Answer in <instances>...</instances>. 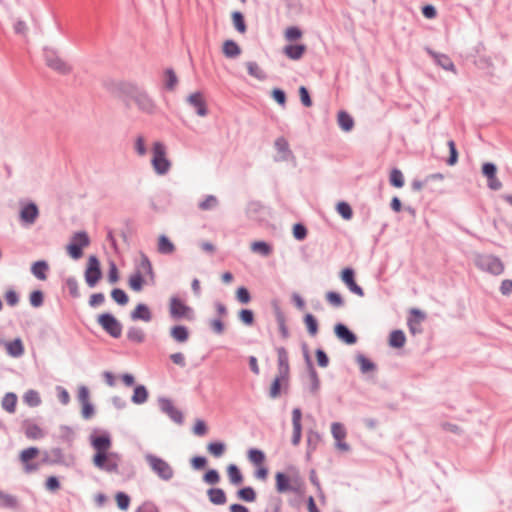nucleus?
Listing matches in <instances>:
<instances>
[{
  "mask_svg": "<svg viewBox=\"0 0 512 512\" xmlns=\"http://www.w3.org/2000/svg\"><path fill=\"white\" fill-rule=\"evenodd\" d=\"M336 211L344 220H350L353 217V210L350 204L346 201L338 202L336 205Z\"/></svg>",
  "mask_w": 512,
  "mask_h": 512,
  "instance_id": "4d7b16f0",
  "label": "nucleus"
},
{
  "mask_svg": "<svg viewBox=\"0 0 512 512\" xmlns=\"http://www.w3.org/2000/svg\"><path fill=\"white\" fill-rule=\"evenodd\" d=\"M23 400L30 407H37L41 404L39 393L32 389L25 392Z\"/></svg>",
  "mask_w": 512,
  "mask_h": 512,
  "instance_id": "13d9d810",
  "label": "nucleus"
},
{
  "mask_svg": "<svg viewBox=\"0 0 512 512\" xmlns=\"http://www.w3.org/2000/svg\"><path fill=\"white\" fill-rule=\"evenodd\" d=\"M169 314L174 320L187 319L192 320L194 318L193 309L185 304L179 297L173 296L170 298L169 303Z\"/></svg>",
  "mask_w": 512,
  "mask_h": 512,
  "instance_id": "6e6552de",
  "label": "nucleus"
},
{
  "mask_svg": "<svg viewBox=\"0 0 512 512\" xmlns=\"http://www.w3.org/2000/svg\"><path fill=\"white\" fill-rule=\"evenodd\" d=\"M138 106L139 110L147 114H154L156 111V104L146 91L141 89L133 99Z\"/></svg>",
  "mask_w": 512,
  "mask_h": 512,
  "instance_id": "2eb2a0df",
  "label": "nucleus"
},
{
  "mask_svg": "<svg viewBox=\"0 0 512 512\" xmlns=\"http://www.w3.org/2000/svg\"><path fill=\"white\" fill-rule=\"evenodd\" d=\"M341 281L346 285V287L352 292L353 294L363 297L364 296V290L363 288L358 285L355 281V271L351 267H345L341 270L340 273Z\"/></svg>",
  "mask_w": 512,
  "mask_h": 512,
  "instance_id": "ddd939ff",
  "label": "nucleus"
},
{
  "mask_svg": "<svg viewBox=\"0 0 512 512\" xmlns=\"http://www.w3.org/2000/svg\"><path fill=\"white\" fill-rule=\"evenodd\" d=\"M275 318L278 324L280 335L283 339H287L290 336L289 329L286 325V318L280 307H275Z\"/></svg>",
  "mask_w": 512,
  "mask_h": 512,
  "instance_id": "7c9ffc66",
  "label": "nucleus"
},
{
  "mask_svg": "<svg viewBox=\"0 0 512 512\" xmlns=\"http://www.w3.org/2000/svg\"><path fill=\"white\" fill-rule=\"evenodd\" d=\"M309 379H310V387L309 390L312 394H316L320 389V379L315 367L307 368Z\"/></svg>",
  "mask_w": 512,
  "mask_h": 512,
  "instance_id": "603ef678",
  "label": "nucleus"
},
{
  "mask_svg": "<svg viewBox=\"0 0 512 512\" xmlns=\"http://www.w3.org/2000/svg\"><path fill=\"white\" fill-rule=\"evenodd\" d=\"M283 501L278 496L270 497L268 504L263 512H281Z\"/></svg>",
  "mask_w": 512,
  "mask_h": 512,
  "instance_id": "774afa93",
  "label": "nucleus"
},
{
  "mask_svg": "<svg viewBox=\"0 0 512 512\" xmlns=\"http://www.w3.org/2000/svg\"><path fill=\"white\" fill-rule=\"evenodd\" d=\"M39 216V208L33 201L25 203L21 202V208L19 211V219L23 225L30 226L34 224Z\"/></svg>",
  "mask_w": 512,
  "mask_h": 512,
  "instance_id": "f8f14e48",
  "label": "nucleus"
},
{
  "mask_svg": "<svg viewBox=\"0 0 512 512\" xmlns=\"http://www.w3.org/2000/svg\"><path fill=\"white\" fill-rule=\"evenodd\" d=\"M127 339L130 342L140 344L145 340V333L141 328L132 326L127 331Z\"/></svg>",
  "mask_w": 512,
  "mask_h": 512,
  "instance_id": "de8ad7c7",
  "label": "nucleus"
},
{
  "mask_svg": "<svg viewBox=\"0 0 512 512\" xmlns=\"http://www.w3.org/2000/svg\"><path fill=\"white\" fill-rule=\"evenodd\" d=\"M90 444L96 453L92 462L95 467L108 473H118L119 465L117 462H107V451L112 445L111 435L108 431L101 434L92 433L90 435Z\"/></svg>",
  "mask_w": 512,
  "mask_h": 512,
  "instance_id": "f257e3e1",
  "label": "nucleus"
},
{
  "mask_svg": "<svg viewBox=\"0 0 512 512\" xmlns=\"http://www.w3.org/2000/svg\"><path fill=\"white\" fill-rule=\"evenodd\" d=\"M447 146L449 148V157L446 159V164L448 166H454L457 164L458 159H459L458 150H457L454 140H452V139L449 140L447 142Z\"/></svg>",
  "mask_w": 512,
  "mask_h": 512,
  "instance_id": "e2e57ef3",
  "label": "nucleus"
},
{
  "mask_svg": "<svg viewBox=\"0 0 512 512\" xmlns=\"http://www.w3.org/2000/svg\"><path fill=\"white\" fill-rule=\"evenodd\" d=\"M232 22L234 28L241 34L245 33L247 31V26L245 22V18L242 12L240 11H234L231 14Z\"/></svg>",
  "mask_w": 512,
  "mask_h": 512,
  "instance_id": "c03bdc74",
  "label": "nucleus"
},
{
  "mask_svg": "<svg viewBox=\"0 0 512 512\" xmlns=\"http://www.w3.org/2000/svg\"><path fill=\"white\" fill-rule=\"evenodd\" d=\"M136 271H142V275L145 273L154 279V271L150 259L144 253H141L140 262L136 266Z\"/></svg>",
  "mask_w": 512,
  "mask_h": 512,
  "instance_id": "e433bc0d",
  "label": "nucleus"
},
{
  "mask_svg": "<svg viewBox=\"0 0 512 512\" xmlns=\"http://www.w3.org/2000/svg\"><path fill=\"white\" fill-rule=\"evenodd\" d=\"M111 298L120 306H125L129 302L127 293L121 288H113Z\"/></svg>",
  "mask_w": 512,
  "mask_h": 512,
  "instance_id": "680f3d73",
  "label": "nucleus"
},
{
  "mask_svg": "<svg viewBox=\"0 0 512 512\" xmlns=\"http://www.w3.org/2000/svg\"><path fill=\"white\" fill-rule=\"evenodd\" d=\"M476 265L482 271L492 275H500L504 272V264L502 260L494 255H480L477 257Z\"/></svg>",
  "mask_w": 512,
  "mask_h": 512,
  "instance_id": "0eeeda50",
  "label": "nucleus"
},
{
  "mask_svg": "<svg viewBox=\"0 0 512 512\" xmlns=\"http://www.w3.org/2000/svg\"><path fill=\"white\" fill-rule=\"evenodd\" d=\"M40 453V450L31 446L26 449H23L19 454V460L24 466V472L30 474L32 472L37 471L40 468L39 463L31 462L34 458H36Z\"/></svg>",
  "mask_w": 512,
  "mask_h": 512,
  "instance_id": "9b49d317",
  "label": "nucleus"
},
{
  "mask_svg": "<svg viewBox=\"0 0 512 512\" xmlns=\"http://www.w3.org/2000/svg\"><path fill=\"white\" fill-rule=\"evenodd\" d=\"M18 504L17 498L11 494L5 493L0 490V506L3 508H16Z\"/></svg>",
  "mask_w": 512,
  "mask_h": 512,
  "instance_id": "bf43d9fd",
  "label": "nucleus"
},
{
  "mask_svg": "<svg viewBox=\"0 0 512 512\" xmlns=\"http://www.w3.org/2000/svg\"><path fill=\"white\" fill-rule=\"evenodd\" d=\"M239 320L246 326H252L255 322V315L251 309H241L238 312Z\"/></svg>",
  "mask_w": 512,
  "mask_h": 512,
  "instance_id": "0e129e2a",
  "label": "nucleus"
},
{
  "mask_svg": "<svg viewBox=\"0 0 512 512\" xmlns=\"http://www.w3.org/2000/svg\"><path fill=\"white\" fill-rule=\"evenodd\" d=\"M98 324L112 338H119L122 335L123 326L121 322L110 312H105L97 317Z\"/></svg>",
  "mask_w": 512,
  "mask_h": 512,
  "instance_id": "423d86ee",
  "label": "nucleus"
},
{
  "mask_svg": "<svg viewBox=\"0 0 512 512\" xmlns=\"http://www.w3.org/2000/svg\"><path fill=\"white\" fill-rule=\"evenodd\" d=\"M303 321L309 335L315 336L319 331L318 320L316 317L311 313H307L305 314Z\"/></svg>",
  "mask_w": 512,
  "mask_h": 512,
  "instance_id": "37998d69",
  "label": "nucleus"
},
{
  "mask_svg": "<svg viewBox=\"0 0 512 512\" xmlns=\"http://www.w3.org/2000/svg\"><path fill=\"white\" fill-rule=\"evenodd\" d=\"M337 123L339 127L345 132L351 131L354 127L353 117L347 111L344 110L338 112Z\"/></svg>",
  "mask_w": 512,
  "mask_h": 512,
  "instance_id": "cd10ccee",
  "label": "nucleus"
},
{
  "mask_svg": "<svg viewBox=\"0 0 512 512\" xmlns=\"http://www.w3.org/2000/svg\"><path fill=\"white\" fill-rule=\"evenodd\" d=\"M335 336L346 345H354L357 342V335L344 323H337L334 326Z\"/></svg>",
  "mask_w": 512,
  "mask_h": 512,
  "instance_id": "4468645a",
  "label": "nucleus"
},
{
  "mask_svg": "<svg viewBox=\"0 0 512 512\" xmlns=\"http://www.w3.org/2000/svg\"><path fill=\"white\" fill-rule=\"evenodd\" d=\"M209 501L214 505H224L227 502V496L222 488L212 487L207 490Z\"/></svg>",
  "mask_w": 512,
  "mask_h": 512,
  "instance_id": "b1692460",
  "label": "nucleus"
},
{
  "mask_svg": "<svg viewBox=\"0 0 512 512\" xmlns=\"http://www.w3.org/2000/svg\"><path fill=\"white\" fill-rule=\"evenodd\" d=\"M128 284L133 291H135V292L141 291L145 284V279H144V276L142 275V271H135L129 277Z\"/></svg>",
  "mask_w": 512,
  "mask_h": 512,
  "instance_id": "4c0bfd02",
  "label": "nucleus"
},
{
  "mask_svg": "<svg viewBox=\"0 0 512 512\" xmlns=\"http://www.w3.org/2000/svg\"><path fill=\"white\" fill-rule=\"evenodd\" d=\"M227 474H228L230 483L234 486L240 485L244 480L242 472L236 464L228 465Z\"/></svg>",
  "mask_w": 512,
  "mask_h": 512,
  "instance_id": "72a5a7b5",
  "label": "nucleus"
},
{
  "mask_svg": "<svg viewBox=\"0 0 512 512\" xmlns=\"http://www.w3.org/2000/svg\"><path fill=\"white\" fill-rule=\"evenodd\" d=\"M49 453L55 465L71 467L74 464V457L72 455L65 456L63 450L59 447L52 448Z\"/></svg>",
  "mask_w": 512,
  "mask_h": 512,
  "instance_id": "412c9836",
  "label": "nucleus"
},
{
  "mask_svg": "<svg viewBox=\"0 0 512 512\" xmlns=\"http://www.w3.org/2000/svg\"><path fill=\"white\" fill-rule=\"evenodd\" d=\"M158 251L161 254L169 255L175 251V245L166 235H161L158 238Z\"/></svg>",
  "mask_w": 512,
  "mask_h": 512,
  "instance_id": "58836bf2",
  "label": "nucleus"
},
{
  "mask_svg": "<svg viewBox=\"0 0 512 512\" xmlns=\"http://www.w3.org/2000/svg\"><path fill=\"white\" fill-rule=\"evenodd\" d=\"M236 496L238 499L245 502H254L257 498V494L253 487L244 486L237 490Z\"/></svg>",
  "mask_w": 512,
  "mask_h": 512,
  "instance_id": "a19ab883",
  "label": "nucleus"
},
{
  "mask_svg": "<svg viewBox=\"0 0 512 512\" xmlns=\"http://www.w3.org/2000/svg\"><path fill=\"white\" fill-rule=\"evenodd\" d=\"M251 250L254 253H259L262 256H269L272 253V246L266 241H254L251 244Z\"/></svg>",
  "mask_w": 512,
  "mask_h": 512,
  "instance_id": "49530a36",
  "label": "nucleus"
},
{
  "mask_svg": "<svg viewBox=\"0 0 512 512\" xmlns=\"http://www.w3.org/2000/svg\"><path fill=\"white\" fill-rule=\"evenodd\" d=\"M43 57L45 60L46 65L56 71L59 74L67 75L71 72L72 67L65 62L62 58H60L57 50L50 48V47H44L43 48Z\"/></svg>",
  "mask_w": 512,
  "mask_h": 512,
  "instance_id": "20e7f679",
  "label": "nucleus"
},
{
  "mask_svg": "<svg viewBox=\"0 0 512 512\" xmlns=\"http://www.w3.org/2000/svg\"><path fill=\"white\" fill-rule=\"evenodd\" d=\"M60 429V439L62 442L68 444V446H71L75 439V433L73 429L68 425H61L59 427Z\"/></svg>",
  "mask_w": 512,
  "mask_h": 512,
  "instance_id": "864d4df0",
  "label": "nucleus"
},
{
  "mask_svg": "<svg viewBox=\"0 0 512 512\" xmlns=\"http://www.w3.org/2000/svg\"><path fill=\"white\" fill-rule=\"evenodd\" d=\"M84 277H85L86 284L90 288L95 287L97 285V283L99 282V280L102 278L101 265H100V261L97 258V256H95V255L89 256Z\"/></svg>",
  "mask_w": 512,
  "mask_h": 512,
  "instance_id": "1a4fd4ad",
  "label": "nucleus"
},
{
  "mask_svg": "<svg viewBox=\"0 0 512 512\" xmlns=\"http://www.w3.org/2000/svg\"><path fill=\"white\" fill-rule=\"evenodd\" d=\"M157 401L161 413L167 415L171 421L178 425H182L184 423V416L182 411L174 406L170 398L160 396Z\"/></svg>",
  "mask_w": 512,
  "mask_h": 512,
  "instance_id": "9d476101",
  "label": "nucleus"
},
{
  "mask_svg": "<svg viewBox=\"0 0 512 512\" xmlns=\"http://www.w3.org/2000/svg\"><path fill=\"white\" fill-rule=\"evenodd\" d=\"M302 412L300 408H294L292 411V425H293V434L291 438V443L294 446H297L301 441L302 436Z\"/></svg>",
  "mask_w": 512,
  "mask_h": 512,
  "instance_id": "f3484780",
  "label": "nucleus"
},
{
  "mask_svg": "<svg viewBox=\"0 0 512 512\" xmlns=\"http://www.w3.org/2000/svg\"><path fill=\"white\" fill-rule=\"evenodd\" d=\"M247 70L248 74L258 80H265L267 75L265 72L259 67V65L254 61L247 62Z\"/></svg>",
  "mask_w": 512,
  "mask_h": 512,
  "instance_id": "6e6d98bb",
  "label": "nucleus"
},
{
  "mask_svg": "<svg viewBox=\"0 0 512 512\" xmlns=\"http://www.w3.org/2000/svg\"><path fill=\"white\" fill-rule=\"evenodd\" d=\"M90 244V238L86 231H78L73 234L66 249L69 256L78 260L83 256V249Z\"/></svg>",
  "mask_w": 512,
  "mask_h": 512,
  "instance_id": "39448f33",
  "label": "nucleus"
},
{
  "mask_svg": "<svg viewBox=\"0 0 512 512\" xmlns=\"http://www.w3.org/2000/svg\"><path fill=\"white\" fill-rule=\"evenodd\" d=\"M207 450L211 455H213L216 458H219L224 454L226 450V445L222 441H213L207 445Z\"/></svg>",
  "mask_w": 512,
  "mask_h": 512,
  "instance_id": "5fc2aeb1",
  "label": "nucleus"
},
{
  "mask_svg": "<svg viewBox=\"0 0 512 512\" xmlns=\"http://www.w3.org/2000/svg\"><path fill=\"white\" fill-rule=\"evenodd\" d=\"M149 397L148 389L145 385L138 384L134 387L131 401L136 405L144 404Z\"/></svg>",
  "mask_w": 512,
  "mask_h": 512,
  "instance_id": "bb28decb",
  "label": "nucleus"
},
{
  "mask_svg": "<svg viewBox=\"0 0 512 512\" xmlns=\"http://www.w3.org/2000/svg\"><path fill=\"white\" fill-rule=\"evenodd\" d=\"M17 400L18 398L15 393H6L1 401L2 408L9 413H14L16 410Z\"/></svg>",
  "mask_w": 512,
  "mask_h": 512,
  "instance_id": "c9c22d12",
  "label": "nucleus"
},
{
  "mask_svg": "<svg viewBox=\"0 0 512 512\" xmlns=\"http://www.w3.org/2000/svg\"><path fill=\"white\" fill-rule=\"evenodd\" d=\"M25 435L29 439H40L44 436L42 429L35 423L25 421Z\"/></svg>",
  "mask_w": 512,
  "mask_h": 512,
  "instance_id": "79ce46f5",
  "label": "nucleus"
},
{
  "mask_svg": "<svg viewBox=\"0 0 512 512\" xmlns=\"http://www.w3.org/2000/svg\"><path fill=\"white\" fill-rule=\"evenodd\" d=\"M117 90L121 94L131 99H134L138 92L141 90V88H139L136 84L132 82H120L117 84Z\"/></svg>",
  "mask_w": 512,
  "mask_h": 512,
  "instance_id": "c756f323",
  "label": "nucleus"
},
{
  "mask_svg": "<svg viewBox=\"0 0 512 512\" xmlns=\"http://www.w3.org/2000/svg\"><path fill=\"white\" fill-rule=\"evenodd\" d=\"M406 342V335L405 333L400 330L396 329L393 330L389 335V345L392 348H402L405 345Z\"/></svg>",
  "mask_w": 512,
  "mask_h": 512,
  "instance_id": "2f4dec72",
  "label": "nucleus"
},
{
  "mask_svg": "<svg viewBox=\"0 0 512 512\" xmlns=\"http://www.w3.org/2000/svg\"><path fill=\"white\" fill-rule=\"evenodd\" d=\"M292 478L285 472L278 471L275 474V489L278 493L284 494L291 490Z\"/></svg>",
  "mask_w": 512,
  "mask_h": 512,
  "instance_id": "aec40b11",
  "label": "nucleus"
},
{
  "mask_svg": "<svg viewBox=\"0 0 512 512\" xmlns=\"http://www.w3.org/2000/svg\"><path fill=\"white\" fill-rule=\"evenodd\" d=\"M247 456L249 461L255 465H261L265 460V453L258 448H250L247 452Z\"/></svg>",
  "mask_w": 512,
  "mask_h": 512,
  "instance_id": "052dcab7",
  "label": "nucleus"
},
{
  "mask_svg": "<svg viewBox=\"0 0 512 512\" xmlns=\"http://www.w3.org/2000/svg\"><path fill=\"white\" fill-rule=\"evenodd\" d=\"M169 334L174 341L178 343H185L189 339L190 332L187 326L177 324L170 328Z\"/></svg>",
  "mask_w": 512,
  "mask_h": 512,
  "instance_id": "4be33fe9",
  "label": "nucleus"
},
{
  "mask_svg": "<svg viewBox=\"0 0 512 512\" xmlns=\"http://www.w3.org/2000/svg\"><path fill=\"white\" fill-rule=\"evenodd\" d=\"M321 441V436L318 432L309 431L307 434V452L306 455L309 457L313 451L316 450L319 442Z\"/></svg>",
  "mask_w": 512,
  "mask_h": 512,
  "instance_id": "a18cd8bd",
  "label": "nucleus"
},
{
  "mask_svg": "<svg viewBox=\"0 0 512 512\" xmlns=\"http://www.w3.org/2000/svg\"><path fill=\"white\" fill-rule=\"evenodd\" d=\"M356 361L359 364V368L362 374H367L376 370V364L365 355L359 353L356 356Z\"/></svg>",
  "mask_w": 512,
  "mask_h": 512,
  "instance_id": "f704fd0d",
  "label": "nucleus"
},
{
  "mask_svg": "<svg viewBox=\"0 0 512 512\" xmlns=\"http://www.w3.org/2000/svg\"><path fill=\"white\" fill-rule=\"evenodd\" d=\"M49 265L45 260L35 261L31 266V273L39 280H45L47 278V271Z\"/></svg>",
  "mask_w": 512,
  "mask_h": 512,
  "instance_id": "c85d7f7f",
  "label": "nucleus"
},
{
  "mask_svg": "<svg viewBox=\"0 0 512 512\" xmlns=\"http://www.w3.org/2000/svg\"><path fill=\"white\" fill-rule=\"evenodd\" d=\"M165 75V89L173 91L178 83V78L175 71L172 68H167L164 71Z\"/></svg>",
  "mask_w": 512,
  "mask_h": 512,
  "instance_id": "3c124183",
  "label": "nucleus"
},
{
  "mask_svg": "<svg viewBox=\"0 0 512 512\" xmlns=\"http://www.w3.org/2000/svg\"><path fill=\"white\" fill-rule=\"evenodd\" d=\"M115 500L117 503V507L120 510H122V511L128 510V508L130 506L131 498L127 493L122 492V491L117 492L115 495Z\"/></svg>",
  "mask_w": 512,
  "mask_h": 512,
  "instance_id": "69168bd1",
  "label": "nucleus"
},
{
  "mask_svg": "<svg viewBox=\"0 0 512 512\" xmlns=\"http://www.w3.org/2000/svg\"><path fill=\"white\" fill-rule=\"evenodd\" d=\"M29 302H30V305L34 308L41 307L44 303L43 291L39 290V289L32 291L29 296Z\"/></svg>",
  "mask_w": 512,
  "mask_h": 512,
  "instance_id": "338daca9",
  "label": "nucleus"
},
{
  "mask_svg": "<svg viewBox=\"0 0 512 512\" xmlns=\"http://www.w3.org/2000/svg\"><path fill=\"white\" fill-rule=\"evenodd\" d=\"M306 51V45L304 44H289L285 47L284 53L291 60H299L302 58Z\"/></svg>",
  "mask_w": 512,
  "mask_h": 512,
  "instance_id": "393cba45",
  "label": "nucleus"
},
{
  "mask_svg": "<svg viewBox=\"0 0 512 512\" xmlns=\"http://www.w3.org/2000/svg\"><path fill=\"white\" fill-rule=\"evenodd\" d=\"M152 317V312L145 303H138L130 313V318L133 321L150 322Z\"/></svg>",
  "mask_w": 512,
  "mask_h": 512,
  "instance_id": "a211bd4d",
  "label": "nucleus"
},
{
  "mask_svg": "<svg viewBox=\"0 0 512 512\" xmlns=\"http://www.w3.org/2000/svg\"><path fill=\"white\" fill-rule=\"evenodd\" d=\"M427 52L434 58L435 62L446 71H455V65L448 55L434 52L427 48Z\"/></svg>",
  "mask_w": 512,
  "mask_h": 512,
  "instance_id": "5701e85b",
  "label": "nucleus"
},
{
  "mask_svg": "<svg viewBox=\"0 0 512 512\" xmlns=\"http://www.w3.org/2000/svg\"><path fill=\"white\" fill-rule=\"evenodd\" d=\"M152 154L151 164L155 173L158 175L167 174L171 168V162L166 155V146L160 141L154 142Z\"/></svg>",
  "mask_w": 512,
  "mask_h": 512,
  "instance_id": "f03ea898",
  "label": "nucleus"
},
{
  "mask_svg": "<svg viewBox=\"0 0 512 512\" xmlns=\"http://www.w3.org/2000/svg\"><path fill=\"white\" fill-rule=\"evenodd\" d=\"M325 299L334 308H340L344 306V299L339 292L328 291L325 294Z\"/></svg>",
  "mask_w": 512,
  "mask_h": 512,
  "instance_id": "8fccbe9b",
  "label": "nucleus"
},
{
  "mask_svg": "<svg viewBox=\"0 0 512 512\" xmlns=\"http://www.w3.org/2000/svg\"><path fill=\"white\" fill-rule=\"evenodd\" d=\"M7 354L11 357L18 358L24 354V345L20 338H15L6 343Z\"/></svg>",
  "mask_w": 512,
  "mask_h": 512,
  "instance_id": "a878e982",
  "label": "nucleus"
},
{
  "mask_svg": "<svg viewBox=\"0 0 512 512\" xmlns=\"http://www.w3.org/2000/svg\"><path fill=\"white\" fill-rule=\"evenodd\" d=\"M288 377L282 376V375H276L273 379L270 390H269V397L272 399H276L281 394V388H282V381H287Z\"/></svg>",
  "mask_w": 512,
  "mask_h": 512,
  "instance_id": "ea45409f",
  "label": "nucleus"
},
{
  "mask_svg": "<svg viewBox=\"0 0 512 512\" xmlns=\"http://www.w3.org/2000/svg\"><path fill=\"white\" fill-rule=\"evenodd\" d=\"M187 102L190 106H192L195 109V112L200 117H205L208 114V108L206 101L203 98V95L201 92L197 91L192 94H190L187 97Z\"/></svg>",
  "mask_w": 512,
  "mask_h": 512,
  "instance_id": "dca6fc26",
  "label": "nucleus"
},
{
  "mask_svg": "<svg viewBox=\"0 0 512 512\" xmlns=\"http://www.w3.org/2000/svg\"><path fill=\"white\" fill-rule=\"evenodd\" d=\"M145 460L149 464L151 470L163 481H169L174 476V470L171 465L164 459L148 453Z\"/></svg>",
  "mask_w": 512,
  "mask_h": 512,
  "instance_id": "7ed1b4c3",
  "label": "nucleus"
},
{
  "mask_svg": "<svg viewBox=\"0 0 512 512\" xmlns=\"http://www.w3.org/2000/svg\"><path fill=\"white\" fill-rule=\"evenodd\" d=\"M389 183L395 188H402L405 184L404 175L398 168H393L390 172Z\"/></svg>",
  "mask_w": 512,
  "mask_h": 512,
  "instance_id": "09e8293b",
  "label": "nucleus"
},
{
  "mask_svg": "<svg viewBox=\"0 0 512 512\" xmlns=\"http://www.w3.org/2000/svg\"><path fill=\"white\" fill-rule=\"evenodd\" d=\"M223 54L227 58H236L241 54V48L234 40L228 39L223 43Z\"/></svg>",
  "mask_w": 512,
  "mask_h": 512,
  "instance_id": "473e14b6",
  "label": "nucleus"
},
{
  "mask_svg": "<svg viewBox=\"0 0 512 512\" xmlns=\"http://www.w3.org/2000/svg\"><path fill=\"white\" fill-rule=\"evenodd\" d=\"M278 375L289 376L290 366L288 352L285 347H277Z\"/></svg>",
  "mask_w": 512,
  "mask_h": 512,
  "instance_id": "6ab92c4d",
  "label": "nucleus"
}]
</instances>
